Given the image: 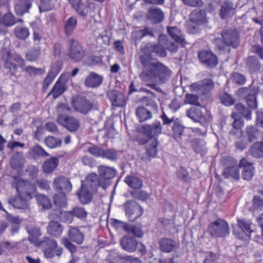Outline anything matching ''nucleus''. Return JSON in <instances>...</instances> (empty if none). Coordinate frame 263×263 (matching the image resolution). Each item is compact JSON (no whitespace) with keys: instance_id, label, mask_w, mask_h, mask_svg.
<instances>
[{"instance_id":"nucleus-40","label":"nucleus","mask_w":263,"mask_h":263,"mask_svg":"<svg viewBox=\"0 0 263 263\" xmlns=\"http://www.w3.org/2000/svg\"><path fill=\"white\" fill-rule=\"evenodd\" d=\"M37 245L43 250L47 248H57L58 246L56 240L48 237L42 238L41 240L37 241Z\"/></svg>"},{"instance_id":"nucleus-37","label":"nucleus","mask_w":263,"mask_h":263,"mask_svg":"<svg viewBox=\"0 0 263 263\" xmlns=\"http://www.w3.org/2000/svg\"><path fill=\"white\" fill-rule=\"evenodd\" d=\"M245 133L248 141L250 142L257 140L260 134L259 130L253 125H248Z\"/></svg>"},{"instance_id":"nucleus-64","label":"nucleus","mask_w":263,"mask_h":263,"mask_svg":"<svg viewBox=\"0 0 263 263\" xmlns=\"http://www.w3.org/2000/svg\"><path fill=\"white\" fill-rule=\"evenodd\" d=\"M104 149L96 145H92L87 148V152L96 158H102Z\"/></svg>"},{"instance_id":"nucleus-36","label":"nucleus","mask_w":263,"mask_h":263,"mask_svg":"<svg viewBox=\"0 0 263 263\" xmlns=\"http://www.w3.org/2000/svg\"><path fill=\"white\" fill-rule=\"evenodd\" d=\"M59 163V160L57 157H52L47 159L43 164V168L46 173L52 172Z\"/></svg>"},{"instance_id":"nucleus-26","label":"nucleus","mask_w":263,"mask_h":263,"mask_svg":"<svg viewBox=\"0 0 263 263\" xmlns=\"http://www.w3.org/2000/svg\"><path fill=\"white\" fill-rule=\"evenodd\" d=\"M186 115L195 122H203L206 121L205 117L201 110L196 107H192L186 112Z\"/></svg>"},{"instance_id":"nucleus-10","label":"nucleus","mask_w":263,"mask_h":263,"mask_svg":"<svg viewBox=\"0 0 263 263\" xmlns=\"http://www.w3.org/2000/svg\"><path fill=\"white\" fill-rule=\"evenodd\" d=\"M124 205L126 215L130 221H135L143 214L142 207L135 201H127Z\"/></svg>"},{"instance_id":"nucleus-46","label":"nucleus","mask_w":263,"mask_h":263,"mask_svg":"<svg viewBox=\"0 0 263 263\" xmlns=\"http://www.w3.org/2000/svg\"><path fill=\"white\" fill-rule=\"evenodd\" d=\"M14 34L18 39L25 40L30 35L29 29L24 26L17 25L14 29Z\"/></svg>"},{"instance_id":"nucleus-39","label":"nucleus","mask_w":263,"mask_h":263,"mask_svg":"<svg viewBox=\"0 0 263 263\" xmlns=\"http://www.w3.org/2000/svg\"><path fill=\"white\" fill-rule=\"evenodd\" d=\"M37 245L43 250L47 248H57L58 246L56 240L48 237L42 238L41 240L37 241Z\"/></svg>"},{"instance_id":"nucleus-1","label":"nucleus","mask_w":263,"mask_h":263,"mask_svg":"<svg viewBox=\"0 0 263 263\" xmlns=\"http://www.w3.org/2000/svg\"><path fill=\"white\" fill-rule=\"evenodd\" d=\"M142 71L139 74L141 80L150 88L157 90V85L165 83L172 75V71L163 64L154 62L147 55L140 57Z\"/></svg>"},{"instance_id":"nucleus-23","label":"nucleus","mask_w":263,"mask_h":263,"mask_svg":"<svg viewBox=\"0 0 263 263\" xmlns=\"http://www.w3.org/2000/svg\"><path fill=\"white\" fill-rule=\"evenodd\" d=\"M98 173L100 178L105 180L111 179L117 174V172L114 167L103 165L98 166Z\"/></svg>"},{"instance_id":"nucleus-52","label":"nucleus","mask_w":263,"mask_h":263,"mask_svg":"<svg viewBox=\"0 0 263 263\" xmlns=\"http://www.w3.org/2000/svg\"><path fill=\"white\" fill-rule=\"evenodd\" d=\"M44 255L46 258L52 259L55 256L60 258L63 253V249L61 248H47L43 250Z\"/></svg>"},{"instance_id":"nucleus-15","label":"nucleus","mask_w":263,"mask_h":263,"mask_svg":"<svg viewBox=\"0 0 263 263\" xmlns=\"http://www.w3.org/2000/svg\"><path fill=\"white\" fill-rule=\"evenodd\" d=\"M146 16L151 24H157L163 21L164 13L160 8L151 7L149 8Z\"/></svg>"},{"instance_id":"nucleus-14","label":"nucleus","mask_w":263,"mask_h":263,"mask_svg":"<svg viewBox=\"0 0 263 263\" xmlns=\"http://www.w3.org/2000/svg\"><path fill=\"white\" fill-rule=\"evenodd\" d=\"M53 187L59 192L68 193L72 190V186L68 178L59 176L54 179Z\"/></svg>"},{"instance_id":"nucleus-11","label":"nucleus","mask_w":263,"mask_h":263,"mask_svg":"<svg viewBox=\"0 0 263 263\" xmlns=\"http://www.w3.org/2000/svg\"><path fill=\"white\" fill-rule=\"evenodd\" d=\"M81 186L95 193L99 186H101L103 189H105L106 187L105 184L100 182L98 175L94 173L88 174L85 181H81Z\"/></svg>"},{"instance_id":"nucleus-21","label":"nucleus","mask_w":263,"mask_h":263,"mask_svg":"<svg viewBox=\"0 0 263 263\" xmlns=\"http://www.w3.org/2000/svg\"><path fill=\"white\" fill-rule=\"evenodd\" d=\"M122 248L129 252L136 251L138 246V242L135 237L125 235L121 240Z\"/></svg>"},{"instance_id":"nucleus-30","label":"nucleus","mask_w":263,"mask_h":263,"mask_svg":"<svg viewBox=\"0 0 263 263\" xmlns=\"http://www.w3.org/2000/svg\"><path fill=\"white\" fill-rule=\"evenodd\" d=\"M32 0H20L15 6V13L17 15L22 16L28 12L32 6Z\"/></svg>"},{"instance_id":"nucleus-18","label":"nucleus","mask_w":263,"mask_h":263,"mask_svg":"<svg viewBox=\"0 0 263 263\" xmlns=\"http://www.w3.org/2000/svg\"><path fill=\"white\" fill-rule=\"evenodd\" d=\"M107 96L112 105L116 107H123L125 105V97L122 92L112 90L108 92Z\"/></svg>"},{"instance_id":"nucleus-41","label":"nucleus","mask_w":263,"mask_h":263,"mask_svg":"<svg viewBox=\"0 0 263 263\" xmlns=\"http://www.w3.org/2000/svg\"><path fill=\"white\" fill-rule=\"evenodd\" d=\"M235 109L236 110L238 116L239 115L243 117L247 120H250L252 119V109L248 108L241 103H237L235 105Z\"/></svg>"},{"instance_id":"nucleus-3","label":"nucleus","mask_w":263,"mask_h":263,"mask_svg":"<svg viewBox=\"0 0 263 263\" xmlns=\"http://www.w3.org/2000/svg\"><path fill=\"white\" fill-rule=\"evenodd\" d=\"M18 195L24 196L29 200L32 199L37 192L36 185L27 179H20L14 184Z\"/></svg>"},{"instance_id":"nucleus-56","label":"nucleus","mask_w":263,"mask_h":263,"mask_svg":"<svg viewBox=\"0 0 263 263\" xmlns=\"http://www.w3.org/2000/svg\"><path fill=\"white\" fill-rule=\"evenodd\" d=\"M220 162L225 166V168L237 167V160L231 156H226L222 157L220 160Z\"/></svg>"},{"instance_id":"nucleus-6","label":"nucleus","mask_w":263,"mask_h":263,"mask_svg":"<svg viewBox=\"0 0 263 263\" xmlns=\"http://www.w3.org/2000/svg\"><path fill=\"white\" fill-rule=\"evenodd\" d=\"M238 229L234 228L233 233L237 238L243 241H248L250 239L252 233L254 232L251 229L250 226L252 224L251 220L244 218L238 219L237 220Z\"/></svg>"},{"instance_id":"nucleus-49","label":"nucleus","mask_w":263,"mask_h":263,"mask_svg":"<svg viewBox=\"0 0 263 263\" xmlns=\"http://www.w3.org/2000/svg\"><path fill=\"white\" fill-rule=\"evenodd\" d=\"M233 10V4L231 2H224L221 6L220 16L222 19L229 17Z\"/></svg>"},{"instance_id":"nucleus-16","label":"nucleus","mask_w":263,"mask_h":263,"mask_svg":"<svg viewBox=\"0 0 263 263\" xmlns=\"http://www.w3.org/2000/svg\"><path fill=\"white\" fill-rule=\"evenodd\" d=\"M29 199L26 198L24 196L18 195L11 197L8 199V203L10 205L13 206L14 208L27 210L29 209Z\"/></svg>"},{"instance_id":"nucleus-57","label":"nucleus","mask_w":263,"mask_h":263,"mask_svg":"<svg viewBox=\"0 0 263 263\" xmlns=\"http://www.w3.org/2000/svg\"><path fill=\"white\" fill-rule=\"evenodd\" d=\"M4 67L6 69H9L10 76L15 75L17 71V65L12 62L11 58H9V55H8L4 63Z\"/></svg>"},{"instance_id":"nucleus-35","label":"nucleus","mask_w":263,"mask_h":263,"mask_svg":"<svg viewBox=\"0 0 263 263\" xmlns=\"http://www.w3.org/2000/svg\"><path fill=\"white\" fill-rule=\"evenodd\" d=\"M170 36L177 42L185 45V41L184 36L181 34L180 30L177 27H169L167 28Z\"/></svg>"},{"instance_id":"nucleus-54","label":"nucleus","mask_w":263,"mask_h":263,"mask_svg":"<svg viewBox=\"0 0 263 263\" xmlns=\"http://www.w3.org/2000/svg\"><path fill=\"white\" fill-rule=\"evenodd\" d=\"M46 145L50 148H55L61 146L62 141L59 138L48 136L45 139Z\"/></svg>"},{"instance_id":"nucleus-51","label":"nucleus","mask_w":263,"mask_h":263,"mask_svg":"<svg viewBox=\"0 0 263 263\" xmlns=\"http://www.w3.org/2000/svg\"><path fill=\"white\" fill-rule=\"evenodd\" d=\"M41 53V47L37 46L27 51L25 58L28 61L34 62L39 58Z\"/></svg>"},{"instance_id":"nucleus-38","label":"nucleus","mask_w":263,"mask_h":263,"mask_svg":"<svg viewBox=\"0 0 263 263\" xmlns=\"http://www.w3.org/2000/svg\"><path fill=\"white\" fill-rule=\"evenodd\" d=\"M63 226L58 222L50 221L47 227L48 233L54 236H60L63 232Z\"/></svg>"},{"instance_id":"nucleus-20","label":"nucleus","mask_w":263,"mask_h":263,"mask_svg":"<svg viewBox=\"0 0 263 263\" xmlns=\"http://www.w3.org/2000/svg\"><path fill=\"white\" fill-rule=\"evenodd\" d=\"M239 166L243 167L242 171V178L246 180H250L254 174V167L249 163L246 159L242 158L240 160Z\"/></svg>"},{"instance_id":"nucleus-58","label":"nucleus","mask_w":263,"mask_h":263,"mask_svg":"<svg viewBox=\"0 0 263 263\" xmlns=\"http://www.w3.org/2000/svg\"><path fill=\"white\" fill-rule=\"evenodd\" d=\"M16 23V18L11 12H8L3 17V24L6 27H10Z\"/></svg>"},{"instance_id":"nucleus-34","label":"nucleus","mask_w":263,"mask_h":263,"mask_svg":"<svg viewBox=\"0 0 263 263\" xmlns=\"http://www.w3.org/2000/svg\"><path fill=\"white\" fill-rule=\"evenodd\" d=\"M246 66L251 73H254L260 70L259 62L258 59L254 56H250L247 59Z\"/></svg>"},{"instance_id":"nucleus-27","label":"nucleus","mask_w":263,"mask_h":263,"mask_svg":"<svg viewBox=\"0 0 263 263\" xmlns=\"http://www.w3.org/2000/svg\"><path fill=\"white\" fill-rule=\"evenodd\" d=\"M25 158L22 152H16L10 159V164L13 170H17L24 167Z\"/></svg>"},{"instance_id":"nucleus-61","label":"nucleus","mask_w":263,"mask_h":263,"mask_svg":"<svg viewBox=\"0 0 263 263\" xmlns=\"http://www.w3.org/2000/svg\"><path fill=\"white\" fill-rule=\"evenodd\" d=\"M73 216H75L81 220L85 219L87 216V213L84 208L81 206H76L71 210Z\"/></svg>"},{"instance_id":"nucleus-31","label":"nucleus","mask_w":263,"mask_h":263,"mask_svg":"<svg viewBox=\"0 0 263 263\" xmlns=\"http://www.w3.org/2000/svg\"><path fill=\"white\" fill-rule=\"evenodd\" d=\"M191 143L192 147L196 153L199 154L201 156H204L206 154V143L204 140L199 138H195L192 141Z\"/></svg>"},{"instance_id":"nucleus-24","label":"nucleus","mask_w":263,"mask_h":263,"mask_svg":"<svg viewBox=\"0 0 263 263\" xmlns=\"http://www.w3.org/2000/svg\"><path fill=\"white\" fill-rule=\"evenodd\" d=\"M190 20L197 25L204 24L206 22L205 11L200 9H195L190 15Z\"/></svg>"},{"instance_id":"nucleus-29","label":"nucleus","mask_w":263,"mask_h":263,"mask_svg":"<svg viewBox=\"0 0 263 263\" xmlns=\"http://www.w3.org/2000/svg\"><path fill=\"white\" fill-rule=\"evenodd\" d=\"M78 24V19L76 16H71L66 20L64 30L66 36H70L74 32Z\"/></svg>"},{"instance_id":"nucleus-53","label":"nucleus","mask_w":263,"mask_h":263,"mask_svg":"<svg viewBox=\"0 0 263 263\" xmlns=\"http://www.w3.org/2000/svg\"><path fill=\"white\" fill-rule=\"evenodd\" d=\"M54 204L59 208H65L67 205V198L65 193L59 192L53 197Z\"/></svg>"},{"instance_id":"nucleus-9","label":"nucleus","mask_w":263,"mask_h":263,"mask_svg":"<svg viewBox=\"0 0 263 263\" xmlns=\"http://www.w3.org/2000/svg\"><path fill=\"white\" fill-rule=\"evenodd\" d=\"M57 121L59 124L71 133L76 132L80 126V121L78 119L66 115H59L57 116Z\"/></svg>"},{"instance_id":"nucleus-50","label":"nucleus","mask_w":263,"mask_h":263,"mask_svg":"<svg viewBox=\"0 0 263 263\" xmlns=\"http://www.w3.org/2000/svg\"><path fill=\"white\" fill-rule=\"evenodd\" d=\"M38 204L43 209H49L51 208L52 204L50 199L46 195L36 193L35 196Z\"/></svg>"},{"instance_id":"nucleus-8","label":"nucleus","mask_w":263,"mask_h":263,"mask_svg":"<svg viewBox=\"0 0 263 263\" xmlns=\"http://www.w3.org/2000/svg\"><path fill=\"white\" fill-rule=\"evenodd\" d=\"M214 88L213 81L208 78L195 82L190 86L191 91L195 92L199 95H209Z\"/></svg>"},{"instance_id":"nucleus-60","label":"nucleus","mask_w":263,"mask_h":263,"mask_svg":"<svg viewBox=\"0 0 263 263\" xmlns=\"http://www.w3.org/2000/svg\"><path fill=\"white\" fill-rule=\"evenodd\" d=\"M221 103L227 106L232 105L235 103V99L227 92H223L220 96Z\"/></svg>"},{"instance_id":"nucleus-4","label":"nucleus","mask_w":263,"mask_h":263,"mask_svg":"<svg viewBox=\"0 0 263 263\" xmlns=\"http://www.w3.org/2000/svg\"><path fill=\"white\" fill-rule=\"evenodd\" d=\"M68 47L67 55L70 60L74 63L81 62L86 56V52L77 41L73 38L68 40Z\"/></svg>"},{"instance_id":"nucleus-55","label":"nucleus","mask_w":263,"mask_h":263,"mask_svg":"<svg viewBox=\"0 0 263 263\" xmlns=\"http://www.w3.org/2000/svg\"><path fill=\"white\" fill-rule=\"evenodd\" d=\"M164 40L162 42H159V44H155L151 46L152 52L155 53L157 55L164 57L166 55V51L165 47H163L161 43H164Z\"/></svg>"},{"instance_id":"nucleus-22","label":"nucleus","mask_w":263,"mask_h":263,"mask_svg":"<svg viewBox=\"0 0 263 263\" xmlns=\"http://www.w3.org/2000/svg\"><path fill=\"white\" fill-rule=\"evenodd\" d=\"M160 250L165 253L175 251L177 247V242L173 239L168 238H162L159 241Z\"/></svg>"},{"instance_id":"nucleus-7","label":"nucleus","mask_w":263,"mask_h":263,"mask_svg":"<svg viewBox=\"0 0 263 263\" xmlns=\"http://www.w3.org/2000/svg\"><path fill=\"white\" fill-rule=\"evenodd\" d=\"M240 97L244 98L249 108L255 109L257 107V96L258 90L255 88L242 87L237 91Z\"/></svg>"},{"instance_id":"nucleus-48","label":"nucleus","mask_w":263,"mask_h":263,"mask_svg":"<svg viewBox=\"0 0 263 263\" xmlns=\"http://www.w3.org/2000/svg\"><path fill=\"white\" fill-rule=\"evenodd\" d=\"M124 182L130 187L135 189H140L143 185L142 181L137 177L128 176L124 179Z\"/></svg>"},{"instance_id":"nucleus-63","label":"nucleus","mask_w":263,"mask_h":263,"mask_svg":"<svg viewBox=\"0 0 263 263\" xmlns=\"http://www.w3.org/2000/svg\"><path fill=\"white\" fill-rule=\"evenodd\" d=\"M31 27L33 30V40L34 45H39L40 44L41 40L42 39V35L41 34V30L37 27L36 23H32L31 24Z\"/></svg>"},{"instance_id":"nucleus-59","label":"nucleus","mask_w":263,"mask_h":263,"mask_svg":"<svg viewBox=\"0 0 263 263\" xmlns=\"http://www.w3.org/2000/svg\"><path fill=\"white\" fill-rule=\"evenodd\" d=\"M54 7V3L52 0H41L39 6L40 12H46L51 10Z\"/></svg>"},{"instance_id":"nucleus-43","label":"nucleus","mask_w":263,"mask_h":263,"mask_svg":"<svg viewBox=\"0 0 263 263\" xmlns=\"http://www.w3.org/2000/svg\"><path fill=\"white\" fill-rule=\"evenodd\" d=\"M157 146L158 141L156 138L149 139L145 146L147 155L149 157H155L158 153Z\"/></svg>"},{"instance_id":"nucleus-32","label":"nucleus","mask_w":263,"mask_h":263,"mask_svg":"<svg viewBox=\"0 0 263 263\" xmlns=\"http://www.w3.org/2000/svg\"><path fill=\"white\" fill-rule=\"evenodd\" d=\"M94 193L90 190L81 186V190L77 193V195L80 202L83 204H85L91 201Z\"/></svg>"},{"instance_id":"nucleus-42","label":"nucleus","mask_w":263,"mask_h":263,"mask_svg":"<svg viewBox=\"0 0 263 263\" xmlns=\"http://www.w3.org/2000/svg\"><path fill=\"white\" fill-rule=\"evenodd\" d=\"M67 88V85H65L57 81L48 96L52 95L53 98L55 99L63 93Z\"/></svg>"},{"instance_id":"nucleus-62","label":"nucleus","mask_w":263,"mask_h":263,"mask_svg":"<svg viewBox=\"0 0 263 263\" xmlns=\"http://www.w3.org/2000/svg\"><path fill=\"white\" fill-rule=\"evenodd\" d=\"M231 118L234 120L232 123L233 128L238 130L243 126L244 120L241 118H239L237 114L233 112L231 115Z\"/></svg>"},{"instance_id":"nucleus-28","label":"nucleus","mask_w":263,"mask_h":263,"mask_svg":"<svg viewBox=\"0 0 263 263\" xmlns=\"http://www.w3.org/2000/svg\"><path fill=\"white\" fill-rule=\"evenodd\" d=\"M137 120L140 122H143L153 118V113L148 108L143 106H138L135 111Z\"/></svg>"},{"instance_id":"nucleus-17","label":"nucleus","mask_w":263,"mask_h":263,"mask_svg":"<svg viewBox=\"0 0 263 263\" xmlns=\"http://www.w3.org/2000/svg\"><path fill=\"white\" fill-rule=\"evenodd\" d=\"M144 133L150 139L158 136L162 131V126L159 121L156 120L152 124H146L143 126Z\"/></svg>"},{"instance_id":"nucleus-13","label":"nucleus","mask_w":263,"mask_h":263,"mask_svg":"<svg viewBox=\"0 0 263 263\" xmlns=\"http://www.w3.org/2000/svg\"><path fill=\"white\" fill-rule=\"evenodd\" d=\"M221 36L229 47L237 48L239 45V35L235 30H226L221 33Z\"/></svg>"},{"instance_id":"nucleus-44","label":"nucleus","mask_w":263,"mask_h":263,"mask_svg":"<svg viewBox=\"0 0 263 263\" xmlns=\"http://www.w3.org/2000/svg\"><path fill=\"white\" fill-rule=\"evenodd\" d=\"M121 152L114 148L104 149L102 158H106L111 161H116L119 158Z\"/></svg>"},{"instance_id":"nucleus-19","label":"nucleus","mask_w":263,"mask_h":263,"mask_svg":"<svg viewBox=\"0 0 263 263\" xmlns=\"http://www.w3.org/2000/svg\"><path fill=\"white\" fill-rule=\"evenodd\" d=\"M103 77L95 72H91L86 77L84 85L86 87L95 88L100 86L103 82Z\"/></svg>"},{"instance_id":"nucleus-33","label":"nucleus","mask_w":263,"mask_h":263,"mask_svg":"<svg viewBox=\"0 0 263 263\" xmlns=\"http://www.w3.org/2000/svg\"><path fill=\"white\" fill-rule=\"evenodd\" d=\"M26 229L29 235V240L31 242L37 243V239L41 235L39 227L31 223L26 227Z\"/></svg>"},{"instance_id":"nucleus-5","label":"nucleus","mask_w":263,"mask_h":263,"mask_svg":"<svg viewBox=\"0 0 263 263\" xmlns=\"http://www.w3.org/2000/svg\"><path fill=\"white\" fill-rule=\"evenodd\" d=\"M208 231L213 237L224 238L229 235L230 228L227 221L218 219L209 224Z\"/></svg>"},{"instance_id":"nucleus-25","label":"nucleus","mask_w":263,"mask_h":263,"mask_svg":"<svg viewBox=\"0 0 263 263\" xmlns=\"http://www.w3.org/2000/svg\"><path fill=\"white\" fill-rule=\"evenodd\" d=\"M67 235L69 239L78 245H81L84 241V236L83 234L77 227H69Z\"/></svg>"},{"instance_id":"nucleus-2","label":"nucleus","mask_w":263,"mask_h":263,"mask_svg":"<svg viewBox=\"0 0 263 263\" xmlns=\"http://www.w3.org/2000/svg\"><path fill=\"white\" fill-rule=\"evenodd\" d=\"M71 103L75 110L85 115L93 109L97 110L99 106L97 102L89 100L83 96L75 97L72 100Z\"/></svg>"},{"instance_id":"nucleus-47","label":"nucleus","mask_w":263,"mask_h":263,"mask_svg":"<svg viewBox=\"0 0 263 263\" xmlns=\"http://www.w3.org/2000/svg\"><path fill=\"white\" fill-rule=\"evenodd\" d=\"M249 153L255 158L263 157V142L254 143L249 149Z\"/></svg>"},{"instance_id":"nucleus-12","label":"nucleus","mask_w":263,"mask_h":263,"mask_svg":"<svg viewBox=\"0 0 263 263\" xmlns=\"http://www.w3.org/2000/svg\"><path fill=\"white\" fill-rule=\"evenodd\" d=\"M200 62L209 67H215L218 64V59L212 51L201 50L198 53Z\"/></svg>"},{"instance_id":"nucleus-45","label":"nucleus","mask_w":263,"mask_h":263,"mask_svg":"<svg viewBox=\"0 0 263 263\" xmlns=\"http://www.w3.org/2000/svg\"><path fill=\"white\" fill-rule=\"evenodd\" d=\"M222 175L226 179L232 178L235 180H238L240 179L239 170L238 167L224 168Z\"/></svg>"}]
</instances>
